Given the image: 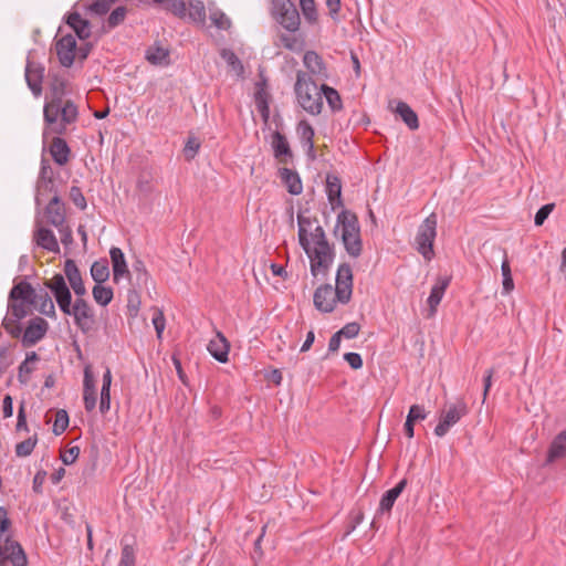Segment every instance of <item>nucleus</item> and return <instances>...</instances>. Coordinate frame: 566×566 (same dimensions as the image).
I'll use <instances>...</instances> for the list:
<instances>
[{
	"label": "nucleus",
	"mask_w": 566,
	"mask_h": 566,
	"mask_svg": "<svg viewBox=\"0 0 566 566\" xmlns=\"http://www.w3.org/2000/svg\"><path fill=\"white\" fill-rule=\"evenodd\" d=\"M353 293V272L348 263H342L336 274V286L324 284L316 289L313 296L314 306L323 313L334 311L336 303L347 304Z\"/></svg>",
	"instance_id": "1"
},
{
	"label": "nucleus",
	"mask_w": 566,
	"mask_h": 566,
	"mask_svg": "<svg viewBox=\"0 0 566 566\" xmlns=\"http://www.w3.org/2000/svg\"><path fill=\"white\" fill-rule=\"evenodd\" d=\"M43 118L46 128L43 136L49 134L63 135L67 126L74 124L78 118L77 106L70 99L63 102H45L43 107Z\"/></svg>",
	"instance_id": "2"
},
{
	"label": "nucleus",
	"mask_w": 566,
	"mask_h": 566,
	"mask_svg": "<svg viewBox=\"0 0 566 566\" xmlns=\"http://www.w3.org/2000/svg\"><path fill=\"white\" fill-rule=\"evenodd\" d=\"M310 235L311 240L307 238V247L304 251L311 262V273L314 276L319 273L325 275L335 258L334 248L328 243L322 226H317Z\"/></svg>",
	"instance_id": "3"
},
{
	"label": "nucleus",
	"mask_w": 566,
	"mask_h": 566,
	"mask_svg": "<svg viewBox=\"0 0 566 566\" xmlns=\"http://www.w3.org/2000/svg\"><path fill=\"white\" fill-rule=\"evenodd\" d=\"M294 92L298 105L311 115H318L323 108L321 87L307 72L297 71Z\"/></svg>",
	"instance_id": "4"
},
{
	"label": "nucleus",
	"mask_w": 566,
	"mask_h": 566,
	"mask_svg": "<svg viewBox=\"0 0 566 566\" xmlns=\"http://www.w3.org/2000/svg\"><path fill=\"white\" fill-rule=\"evenodd\" d=\"M337 227L342 228V240L347 253L358 258L361 254L363 243L357 216L352 211L343 210L337 216Z\"/></svg>",
	"instance_id": "5"
},
{
	"label": "nucleus",
	"mask_w": 566,
	"mask_h": 566,
	"mask_svg": "<svg viewBox=\"0 0 566 566\" xmlns=\"http://www.w3.org/2000/svg\"><path fill=\"white\" fill-rule=\"evenodd\" d=\"M437 216L429 214L418 227L415 237V248L424 260L431 261L434 256L433 242L437 237Z\"/></svg>",
	"instance_id": "6"
},
{
	"label": "nucleus",
	"mask_w": 566,
	"mask_h": 566,
	"mask_svg": "<svg viewBox=\"0 0 566 566\" xmlns=\"http://www.w3.org/2000/svg\"><path fill=\"white\" fill-rule=\"evenodd\" d=\"M273 18L289 32L300 29L301 19L295 3L292 0H273Z\"/></svg>",
	"instance_id": "7"
},
{
	"label": "nucleus",
	"mask_w": 566,
	"mask_h": 566,
	"mask_svg": "<svg viewBox=\"0 0 566 566\" xmlns=\"http://www.w3.org/2000/svg\"><path fill=\"white\" fill-rule=\"evenodd\" d=\"M468 413V405L462 398H459L455 402L448 405L440 413L439 422L434 428V434L440 438L444 437L450 428L457 424Z\"/></svg>",
	"instance_id": "8"
},
{
	"label": "nucleus",
	"mask_w": 566,
	"mask_h": 566,
	"mask_svg": "<svg viewBox=\"0 0 566 566\" xmlns=\"http://www.w3.org/2000/svg\"><path fill=\"white\" fill-rule=\"evenodd\" d=\"M44 285L52 292L60 310L64 314H69L70 304L72 302V294L69 286L66 285L64 276L60 273H56L51 280L45 281Z\"/></svg>",
	"instance_id": "9"
},
{
	"label": "nucleus",
	"mask_w": 566,
	"mask_h": 566,
	"mask_svg": "<svg viewBox=\"0 0 566 566\" xmlns=\"http://www.w3.org/2000/svg\"><path fill=\"white\" fill-rule=\"evenodd\" d=\"M67 315H73L75 325L82 331L90 328V323H92L94 317L90 304L83 296L76 297L74 304H70V313Z\"/></svg>",
	"instance_id": "10"
},
{
	"label": "nucleus",
	"mask_w": 566,
	"mask_h": 566,
	"mask_svg": "<svg viewBox=\"0 0 566 566\" xmlns=\"http://www.w3.org/2000/svg\"><path fill=\"white\" fill-rule=\"evenodd\" d=\"M59 62L64 67H71L75 60L76 40L72 34L60 38L55 43Z\"/></svg>",
	"instance_id": "11"
},
{
	"label": "nucleus",
	"mask_w": 566,
	"mask_h": 566,
	"mask_svg": "<svg viewBox=\"0 0 566 566\" xmlns=\"http://www.w3.org/2000/svg\"><path fill=\"white\" fill-rule=\"evenodd\" d=\"M25 81L33 93L34 96H40L42 94V82L44 77V66L40 63H36L28 57L25 72H24Z\"/></svg>",
	"instance_id": "12"
},
{
	"label": "nucleus",
	"mask_w": 566,
	"mask_h": 566,
	"mask_svg": "<svg viewBox=\"0 0 566 566\" xmlns=\"http://www.w3.org/2000/svg\"><path fill=\"white\" fill-rule=\"evenodd\" d=\"M271 146L273 149L274 158L283 165H287L293 161L294 155L284 134L275 130L271 136Z\"/></svg>",
	"instance_id": "13"
},
{
	"label": "nucleus",
	"mask_w": 566,
	"mask_h": 566,
	"mask_svg": "<svg viewBox=\"0 0 566 566\" xmlns=\"http://www.w3.org/2000/svg\"><path fill=\"white\" fill-rule=\"evenodd\" d=\"M49 328V324L45 319L41 317L32 318L29 322L23 335H22V345L24 347H30L40 342L46 334Z\"/></svg>",
	"instance_id": "14"
},
{
	"label": "nucleus",
	"mask_w": 566,
	"mask_h": 566,
	"mask_svg": "<svg viewBox=\"0 0 566 566\" xmlns=\"http://www.w3.org/2000/svg\"><path fill=\"white\" fill-rule=\"evenodd\" d=\"M303 63L305 67L308 70V73L312 77L315 76L317 80H327L328 72L327 67L322 59L315 51H306L303 56Z\"/></svg>",
	"instance_id": "15"
},
{
	"label": "nucleus",
	"mask_w": 566,
	"mask_h": 566,
	"mask_svg": "<svg viewBox=\"0 0 566 566\" xmlns=\"http://www.w3.org/2000/svg\"><path fill=\"white\" fill-rule=\"evenodd\" d=\"M83 401L84 408L87 412H91L95 409L97 402L95 380L93 376V371L91 366H86L84 368V379H83Z\"/></svg>",
	"instance_id": "16"
},
{
	"label": "nucleus",
	"mask_w": 566,
	"mask_h": 566,
	"mask_svg": "<svg viewBox=\"0 0 566 566\" xmlns=\"http://www.w3.org/2000/svg\"><path fill=\"white\" fill-rule=\"evenodd\" d=\"M64 274L77 297L84 296L87 293L81 272L74 260L67 259L65 261Z\"/></svg>",
	"instance_id": "17"
},
{
	"label": "nucleus",
	"mask_w": 566,
	"mask_h": 566,
	"mask_svg": "<svg viewBox=\"0 0 566 566\" xmlns=\"http://www.w3.org/2000/svg\"><path fill=\"white\" fill-rule=\"evenodd\" d=\"M451 276H439L437 279V282L431 289L430 295L427 300L428 306H429V314L428 317H432L437 313L438 305L440 304L446 290L450 285Z\"/></svg>",
	"instance_id": "18"
},
{
	"label": "nucleus",
	"mask_w": 566,
	"mask_h": 566,
	"mask_svg": "<svg viewBox=\"0 0 566 566\" xmlns=\"http://www.w3.org/2000/svg\"><path fill=\"white\" fill-rule=\"evenodd\" d=\"M45 217L49 223L55 228H60L65 223V209L57 193L49 201L45 207Z\"/></svg>",
	"instance_id": "19"
},
{
	"label": "nucleus",
	"mask_w": 566,
	"mask_h": 566,
	"mask_svg": "<svg viewBox=\"0 0 566 566\" xmlns=\"http://www.w3.org/2000/svg\"><path fill=\"white\" fill-rule=\"evenodd\" d=\"M210 355L219 363H227L229 359L230 343L221 332H217L208 346Z\"/></svg>",
	"instance_id": "20"
},
{
	"label": "nucleus",
	"mask_w": 566,
	"mask_h": 566,
	"mask_svg": "<svg viewBox=\"0 0 566 566\" xmlns=\"http://www.w3.org/2000/svg\"><path fill=\"white\" fill-rule=\"evenodd\" d=\"M109 256L113 266L114 282L117 283L122 277H129L130 273L122 249L112 247L109 250Z\"/></svg>",
	"instance_id": "21"
},
{
	"label": "nucleus",
	"mask_w": 566,
	"mask_h": 566,
	"mask_svg": "<svg viewBox=\"0 0 566 566\" xmlns=\"http://www.w3.org/2000/svg\"><path fill=\"white\" fill-rule=\"evenodd\" d=\"M33 240L38 247H40L49 252H52V253L60 252L59 242H57L53 231L48 228L39 227L34 231Z\"/></svg>",
	"instance_id": "22"
},
{
	"label": "nucleus",
	"mask_w": 566,
	"mask_h": 566,
	"mask_svg": "<svg viewBox=\"0 0 566 566\" xmlns=\"http://www.w3.org/2000/svg\"><path fill=\"white\" fill-rule=\"evenodd\" d=\"M61 135H57L52 138L49 151L53 158V160L59 166H64L69 163L71 156V149Z\"/></svg>",
	"instance_id": "23"
},
{
	"label": "nucleus",
	"mask_w": 566,
	"mask_h": 566,
	"mask_svg": "<svg viewBox=\"0 0 566 566\" xmlns=\"http://www.w3.org/2000/svg\"><path fill=\"white\" fill-rule=\"evenodd\" d=\"M279 177L293 196H298L303 191V184L297 171L283 167L279 169Z\"/></svg>",
	"instance_id": "24"
},
{
	"label": "nucleus",
	"mask_w": 566,
	"mask_h": 566,
	"mask_svg": "<svg viewBox=\"0 0 566 566\" xmlns=\"http://www.w3.org/2000/svg\"><path fill=\"white\" fill-rule=\"evenodd\" d=\"M566 458V430L560 431L551 442L545 464Z\"/></svg>",
	"instance_id": "25"
},
{
	"label": "nucleus",
	"mask_w": 566,
	"mask_h": 566,
	"mask_svg": "<svg viewBox=\"0 0 566 566\" xmlns=\"http://www.w3.org/2000/svg\"><path fill=\"white\" fill-rule=\"evenodd\" d=\"M407 479H402L392 489L386 491L382 494L379 502V513H389L391 511L396 500L399 497V495L407 486Z\"/></svg>",
	"instance_id": "26"
},
{
	"label": "nucleus",
	"mask_w": 566,
	"mask_h": 566,
	"mask_svg": "<svg viewBox=\"0 0 566 566\" xmlns=\"http://www.w3.org/2000/svg\"><path fill=\"white\" fill-rule=\"evenodd\" d=\"M30 304L36 306L40 313L45 316L55 317L56 315L54 303L46 291L34 293Z\"/></svg>",
	"instance_id": "27"
},
{
	"label": "nucleus",
	"mask_w": 566,
	"mask_h": 566,
	"mask_svg": "<svg viewBox=\"0 0 566 566\" xmlns=\"http://www.w3.org/2000/svg\"><path fill=\"white\" fill-rule=\"evenodd\" d=\"M66 23L75 31L81 40H85L91 35L90 22L81 17L78 12H71L67 15Z\"/></svg>",
	"instance_id": "28"
},
{
	"label": "nucleus",
	"mask_w": 566,
	"mask_h": 566,
	"mask_svg": "<svg viewBox=\"0 0 566 566\" xmlns=\"http://www.w3.org/2000/svg\"><path fill=\"white\" fill-rule=\"evenodd\" d=\"M326 193L332 207L342 206V182L337 176L328 175L326 178Z\"/></svg>",
	"instance_id": "29"
},
{
	"label": "nucleus",
	"mask_w": 566,
	"mask_h": 566,
	"mask_svg": "<svg viewBox=\"0 0 566 566\" xmlns=\"http://www.w3.org/2000/svg\"><path fill=\"white\" fill-rule=\"evenodd\" d=\"M396 113L400 116L409 129L416 130L419 128V119L416 112L405 102H398Z\"/></svg>",
	"instance_id": "30"
},
{
	"label": "nucleus",
	"mask_w": 566,
	"mask_h": 566,
	"mask_svg": "<svg viewBox=\"0 0 566 566\" xmlns=\"http://www.w3.org/2000/svg\"><path fill=\"white\" fill-rule=\"evenodd\" d=\"M34 293H35V291L31 286L30 283L20 282L11 289L10 294H9V300L10 301L20 300L21 302H25V303L30 304L31 300L34 296Z\"/></svg>",
	"instance_id": "31"
},
{
	"label": "nucleus",
	"mask_w": 566,
	"mask_h": 566,
	"mask_svg": "<svg viewBox=\"0 0 566 566\" xmlns=\"http://www.w3.org/2000/svg\"><path fill=\"white\" fill-rule=\"evenodd\" d=\"M146 60L153 65H167L169 51L159 45H151L146 50Z\"/></svg>",
	"instance_id": "32"
},
{
	"label": "nucleus",
	"mask_w": 566,
	"mask_h": 566,
	"mask_svg": "<svg viewBox=\"0 0 566 566\" xmlns=\"http://www.w3.org/2000/svg\"><path fill=\"white\" fill-rule=\"evenodd\" d=\"M321 91H322V98L325 97L329 108L333 112H339L343 109V102H342L340 95L335 88H333L326 84H322Z\"/></svg>",
	"instance_id": "33"
},
{
	"label": "nucleus",
	"mask_w": 566,
	"mask_h": 566,
	"mask_svg": "<svg viewBox=\"0 0 566 566\" xmlns=\"http://www.w3.org/2000/svg\"><path fill=\"white\" fill-rule=\"evenodd\" d=\"M297 134L304 146L310 153L314 151V128L307 120H301L297 125Z\"/></svg>",
	"instance_id": "34"
},
{
	"label": "nucleus",
	"mask_w": 566,
	"mask_h": 566,
	"mask_svg": "<svg viewBox=\"0 0 566 566\" xmlns=\"http://www.w3.org/2000/svg\"><path fill=\"white\" fill-rule=\"evenodd\" d=\"M91 276L98 284H102L108 280L109 268L107 259H99L92 264Z\"/></svg>",
	"instance_id": "35"
},
{
	"label": "nucleus",
	"mask_w": 566,
	"mask_h": 566,
	"mask_svg": "<svg viewBox=\"0 0 566 566\" xmlns=\"http://www.w3.org/2000/svg\"><path fill=\"white\" fill-rule=\"evenodd\" d=\"M38 360L39 356L35 352H30L27 354L25 359L20 364L18 368V380L21 385L28 384L29 375L33 371V367L30 366V363Z\"/></svg>",
	"instance_id": "36"
},
{
	"label": "nucleus",
	"mask_w": 566,
	"mask_h": 566,
	"mask_svg": "<svg viewBox=\"0 0 566 566\" xmlns=\"http://www.w3.org/2000/svg\"><path fill=\"white\" fill-rule=\"evenodd\" d=\"M67 82L62 78L54 76L50 83L51 97L48 102H63L66 93Z\"/></svg>",
	"instance_id": "37"
},
{
	"label": "nucleus",
	"mask_w": 566,
	"mask_h": 566,
	"mask_svg": "<svg viewBox=\"0 0 566 566\" xmlns=\"http://www.w3.org/2000/svg\"><path fill=\"white\" fill-rule=\"evenodd\" d=\"M209 19L220 30H229L231 28V20L226 13L211 4L209 6Z\"/></svg>",
	"instance_id": "38"
},
{
	"label": "nucleus",
	"mask_w": 566,
	"mask_h": 566,
	"mask_svg": "<svg viewBox=\"0 0 566 566\" xmlns=\"http://www.w3.org/2000/svg\"><path fill=\"white\" fill-rule=\"evenodd\" d=\"M186 15H188L192 22L203 23L206 20V8L203 2L200 0H191L188 4Z\"/></svg>",
	"instance_id": "39"
},
{
	"label": "nucleus",
	"mask_w": 566,
	"mask_h": 566,
	"mask_svg": "<svg viewBox=\"0 0 566 566\" xmlns=\"http://www.w3.org/2000/svg\"><path fill=\"white\" fill-rule=\"evenodd\" d=\"M92 294L94 301L102 306L108 305L114 296L112 287L98 283L93 287Z\"/></svg>",
	"instance_id": "40"
},
{
	"label": "nucleus",
	"mask_w": 566,
	"mask_h": 566,
	"mask_svg": "<svg viewBox=\"0 0 566 566\" xmlns=\"http://www.w3.org/2000/svg\"><path fill=\"white\" fill-rule=\"evenodd\" d=\"M57 193L54 185V180H38L36 182V196L35 202L38 206L42 203V199L48 193Z\"/></svg>",
	"instance_id": "41"
},
{
	"label": "nucleus",
	"mask_w": 566,
	"mask_h": 566,
	"mask_svg": "<svg viewBox=\"0 0 566 566\" xmlns=\"http://www.w3.org/2000/svg\"><path fill=\"white\" fill-rule=\"evenodd\" d=\"M501 271L503 276V294H509L514 290V281L512 277L510 262L506 255L502 262Z\"/></svg>",
	"instance_id": "42"
},
{
	"label": "nucleus",
	"mask_w": 566,
	"mask_h": 566,
	"mask_svg": "<svg viewBox=\"0 0 566 566\" xmlns=\"http://www.w3.org/2000/svg\"><path fill=\"white\" fill-rule=\"evenodd\" d=\"M69 427V415L64 409L56 411L52 431L55 436L62 434Z\"/></svg>",
	"instance_id": "43"
},
{
	"label": "nucleus",
	"mask_w": 566,
	"mask_h": 566,
	"mask_svg": "<svg viewBox=\"0 0 566 566\" xmlns=\"http://www.w3.org/2000/svg\"><path fill=\"white\" fill-rule=\"evenodd\" d=\"M36 443H38L36 434L25 439L24 441L19 442L15 446V454H17V457H21L22 458V457L30 455L32 453V451L34 450Z\"/></svg>",
	"instance_id": "44"
},
{
	"label": "nucleus",
	"mask_w": 566,
	"mask_h": 566,
	"mask_svg": "<svg viewBox=\"0 0 566 566\" xmlns=\"http://www.w3.org/2000/svg\"><path fill=\"white\" fill-rule=\"evenodd\" d=\"M220 55L227 62V64L232 67L233 71L238 73L243 72V65L232 50L222 49Z\"/></svg>",
	"instance_id": "45"
},
{
	"label": "nucleus",
	"mask_w": 566,
	"mask_h": 566,
	"mask_svg": "<svg viewBox=\"0 0 566 566\" xmlns=\"http://www.w3.org/2000/svg\"><path fill=\"white\" fill-rule=\"evenodd\" d=\"M311 219L303 217L301 214L297 216V224H298V242L303 250H306L307 247V228L311 226Z\"/></svg>",
	"instance_id": "46"
},
{
	"label": "nucleus",
	"mask_w": 566,
	"mask_h": 566,
	"mask_svg": "<svg viewBox=\"0 0 566 566\" xmlns=\"http://www.w3.org/2000/svg\"><path fill=\"white\" fill-rule=\"evenodd\" d=\"M28 305L29 304L25 302L18 303L17 301H10L8 311L12 318L20 321L28 315Z\"/></svg>",
	"instance_id": "47"
},
{
	"label": "nucleus",
	"mask_w": 566,
	"mask_h": 566,
	"mask_svg": "<svg viewBox=\"0 0 566 566\" xmlns=\"http://www.w3.org/2000/svg\"><path fill=\"white\" fill-rule=\"evenodd\" d=\"M126 8L125 7H117L115 10L111 12L106 20V27L108 29H114L117 25H119L126 17Z\"/></svg>",
	"instance_id": "48"
},
{
	"label": "nucleus",
	"mask_w": 566,
	"mask_h": 566,
	"mask_svg": "<svg viewBox=\"0 0 566 566\" xmlns=\"http://www.w3.org/2000/svg\"><path fill=\"white\" fill-rule=\"evenodd\" d=\"M300 6L302 9V12L304 14V18L310 22H316L317 20V11L315 7L314 0H300Z\"/></svg>",
	"instance_id": "49"
},
{
	"label": "nucleus",
	"mask_w": 566,
	"mask_h": 566,
	"mask_svg": "<svg viewBox=\"0 0 566 566\" xmlns=\"http://www.w3.org/2000/svg\"><path fill=\"white\" fill-rule=\"evenodd\" d=\"M134 272L136 273V281L138 285L146 286L149 280V273L143 261L137 260L133 265Z\"/></svg>",
	"instance_id": "50"
},
{
	"label": "nucleus",
	"mask_w": 566,
	"mask_h": 566,
	"mask_svg": "<svg viewBox=\"0 0 566 566\" xmlns=\"http://www.w3.org/2000/svg\"><path fill=\"white\" fill-rule=\"evenodd\" d=\"M118 566H136L135 549L132 545L122 548Z\"/></svg>",
	"instance_id": "51"
},
{
	"label": "nucleus",
	"mask_w": 566,
	"mask_h": 566,
	"mask_svg": "<svg viewBox=\"0 0 566 566\" xmlns=\"http://www.w3.org/2000/svg\"><path fill=\"white\" fill-rule=\"evenodd\" d=\"M18 319L6 316L2 321V326L13 338H19L22 333V328L18 323Z\"/></svg>",
	"instance_id": "52"
},
{
	"label": "nucleus",
	"mask_w": 566,
	"mask_h": 566,
	"mask_svg": "<svg viewBox=\"0 0 566 566\" xmlns=\"http://www.w3.org/2000/svg\"><path fill=\"white\" fill-rule=\"evenodd\" d=\"M70 200L80 209L85 210L87 207L86 199L77 186H72L70 188Z\"/></svg>",
	"instance_id": "53"
},
{
	"label": "nucleus",
	"mask_w": 566,
	"mask_h": 566,
	"mask_svg": "<svg viewBox=\"0 0 566 566\" xmlns=\"http://www.w3.org/2000/svg\"><path fill=\"white\" fill-rule=\"evenodd\" d=\"M255 104H256L258 111L260 112L261 116L266 122L270 116L269 102H268L266 94L263 92H258L255 95Z\"/></svg>",
	"instance_id": "54"
},
{
	"label": "nucleus",
	"mask_w": 566,
	"mask_h": 566,
	"mask_svg": "<svg viewBox=\"0 0 566 566\" xmlns=\"http://www.w3.org/2000/svg\"><path fill=\"white\" fill-rule=\"evenodd\" d=\"M276 46H284L287 50L295 51L297 49V39L294 35L281 33L274 42Z\"/></svg>",
	"instance_id": "55"
},
{
	"label": "nucleus",
	"mask_w": 566,
	"mask_h": 566,
	"mask_svg": "<svg viewBox=\"0 0 566 566\" xmlns=\"http://www.w3.org/2000/svg\"><path fill=\"white\" fill-rule=\"evenodd\" d=\"M114 2H116V1L115 0H95L90 6V10L97 15H103L108 12V10L111 9V7Z\"/></svg>",
	"instance_id": "56"
},
{
	"label": "nucleus",
	"mask_w": 566,
	"mask_h": 566,
	"mask_svg": "<svg viewBox=\"0 0 566 566\" xmlns=\"http://www.w3.org/2000/svg\"><path fill=\"white\" fill-rule=\"evenodd\" d=\"M359 331H360V325L356 322H350V323H347L345 326H343L338 331V335H340L342 337L352 339L358 335Z\"/></svg>",
	"instance_id": "57"
},
{
	"label": "nucleus",
	"mask_w": 566,
	"mask_h": 566,
	"mask_svg": "<svg viewBox=\"0 0 566 566\" xmlns=\"http://www.w3.org/2000/svg\"><path fill=\"white\" fill-rule=\"evenodd\" d=\"M199 148H200V143L198 142V139L196 137H189L185 145V148H184L186 158L188 160L195 158Z\"/></svg>",
	"instance_id": "58"
},
{
	"label": "nucleus",
	"mask_w": 566,
	"mask_h": 566,
	"mask_svg": "<svg viewBox=\"0 0 566 566\" xmlns=\"http://www.w3.org/2000/svg\"><path fill=\"white\" fill-rule=\"evenodd\" d=\"M80 455V448L77 446L64 450L60 458L65 465H70L76 461Z\"/></svg>",
	"instance_id": "59"
},
{
	"label": "nucleus",
	"mask_w": 566,
	"mask_h": 566,
	"mask_svg": "<svg viewBox=\"0 0 566 566\" xmlns=\"http://www.w3.org/2000/svg\"><path fill=\"white\" fill-rule=\"evenodd\" d=\"M554 207H555L554 203H547V205L542 206L535 214V218H534L535 226H542L545 222V220L548 218L551 212L553 211Z\"/></svg>",
	"instance_id": "60"
},
{
	"label": "nucleus",
	"mask_w": 566,
	"mask_h": 566,
	"mask_svg": "<svg viewBox=\"0 0 566 566\" xmlns=\"http://www.w3.org/2000/svg\"><path fill=\"white\" fill-rule=\"evenodd\" d=\"M111 408V388H106V386H102L101 397H99V411L102 415L108 412Z\"/></svg>",
	"instance_id": "61"
},
{
	"label": "nucleus",
	"mask_w": 566,
	"mask_h": 566,
	"mask_svg": "<svg viewBox=\"0 0 566 566\" xmlns=\"http://www.w3.org/2000/svg\"><path fill=\"white\" fill-rule=\"evenodd\" d=\"M168 9L179 18L186 17L187 6L184 0H168Z\"/></svg>",
	"instance_id": "62"
},
{
	"label": "nucleus",
	"mask_w": 566,
	"mask_h": 566,
	"mask_svg": "<svg viewBox=\"0 0 566 566\" xmlns=\"http://www.w3.org/2000/svg\"><path fill=\"white\" fill-rule=\"evenodd\" d=\"M153 324L158 338H161V334L165 329L166 319L164 313L160 310H156L153 315Z\"/></svg>",
	"instance_id": "63"
},
{
	"label": "nucleus",
	"mask_w": 566,
	"mask_h": 566,
	"mask_svg": "<svg viewBox=\"0 0 566 566\" xmlns=\"http://www.w3.org/2000/svg\"><path fill=\"white\" fill-rule=\"evenodd\" d=\"M407 416L412 418V420L416 422V421H419V420H424L427 418L428 413L426 412L423 406L412 405L410 407L409 412H408Z\"/></svg>",
	"instance_id": "64"
}]
</instances>
